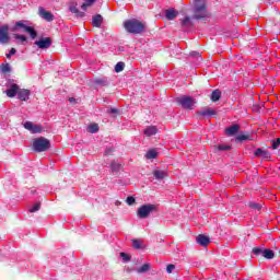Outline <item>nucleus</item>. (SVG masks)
Instances as JSON below:
<instances>
[{
	"label": "nucleus",
	"mask_w": 280,
	"mask_h": 280,
	"mask_svg": "<svg viewBox=\"0 0 280 280\" xmlns=\"http://www.w3.org/2000/svg\"><path fill=\"white\" fill-rule=\"evenodd\" d=\"M26 23L27 21L23 20L15 22V24L11 27V32H13V34L26 33L30 34L32 40L36 39L38 33L34 26H28Z\"/></svg>",
	"instance_id": "obj_1"
},
{
	"label": "nucleus",
	"mask_w": 280,
	"mask_h": 280,
	"mask_svg": "<svg viewBox=\"0 0 280 280\" xmlns=\"http://www.w3.org/2000/svg\"><path fill=\"white\" fill-rule=\"evenodd\" d=\"M124 27L129 34H141L142 32H145V23L137 19L125 21Z\"/></svg>",
	"instance_id": "obj_2"
},
{
	"label": "nucleus",
	"mask_w": 280,
	"mask_h": 280,
	"mask_svg": "<svg viewBox=\"0 0 280 280\" xmlns=\"http://www.w3.org/2000/svg\"><path fill=\"white\" fill-rule=\"evenodd\" d=\"M175 102L185 110H194L196 106V98H194V96L182 95L176 97Z\"/></svg>",
	"instance_id": "obj_3"
},
{
	"label": "nucleus",
	"mask_w": 280,
	"mask_h": 280,
	"mask_svg": "<svg viewBox=\"0 0 280 280\" xmlns=\"http://www.w3.org/2000/svg\"><path fill=\"white\" fill-rule=\"evenodd\" d=\"M50 148L51 142L45 137H39L33 140L34 152H47Z\"/></svg>",
	"instance_id": "obj_4"
},
{
	"label": "nucleus",
	"mask_w": 280,
	"mask_h": 280,
	"mask_svg": "<svg viewBox=\"0 0 280 280\" xmlns=\"http://www.w3.org/2000/svg\"><path fill=\"white\" fill-rule=\"evenodd\" d=\"M206 16H209V12H207V3L205 0H195L194 19H206Z\"/></svg>",
	"instance_id": "obj_5"
},
{
	"label": "nucleus",
	"mask_w": 280,
	"mask_h": 280,
	"mask_svg": "<svg viewBox=\"0 0 280 280\" xmlns=\"http://www.w3.org/2000/svg\"><path fill=\"white\" fill-rule=\"evenodd\" d=\"M153 211H156L155 205H143L138 208L137 215L141 220H145V218H149L150 213H153Z\"/></svg>",
	"instance_id": "obj_6"
},
{
	"label": "nucleus",
	"mask_w": 280,
	"mask_h": 280,
	"mask_svg": "<svg viewBox=\"0 0 280 280\" xmlns=\"http://www.w3.org/2000/svg\"><path fill=\"white\" fill-rule=\"evenodd\" d=\"M0 43L2 45L10 43V26L8 24L0 26Z\"/></svg>",
	"instance_id": "obj_7"
},
{
	"label": "nucleus",
	"mask_w": 280,
	"mask_h": 280,
	"mask_svg": "<svg viewBox=\"0 0 280 280\" xmlns=\"http://www.w3.org/2000/svg\"><path fill=\"white\" fill-rule=\"evenodd\" d=\"M21 88H19V84L12 83V81H8L7 83V91L5 94L8 97H16L19 95V91Z\"/></svg>",
	"instance_id": "obj_8"
},
{
	"label": "nucleus",
	"mask_w": 280,
	"mask_h": 280,
	"mask_svg": "<svg viewBox=\"0 0 280 280\" xmlns=\"http://www.w3.org/2000/svg\"><path fill=\"white\" fill-rule=\"evenodd\" d=\"M24 128L26 130H28L30 132H32V135H38V133L43 132V126L36 125L32 121L24 122Z\"/></svg>",
	"instance_id": "obj_9"
},
{
	"label": "nucleus",
	"mask_w": 280,
	"mask_h": 280,
	"mask_svg": "<svg viewBox=\"0 0 280 280\" xmlns=\"http://www.w3.org/2000/svg\"><path fill=\"white\" fill-rule=\"evenodd\" d=\"M38 15L40 16V19H44V21H47L48 23H51V21L56 19V16H54L51 12L45 10V8L43 7L38 8Z\"/></svg>",
	"instance_id": "obj_10"
},
{
	"label": "nucleus",
	"mask_w": 280,
	"mask_h": 280,
	"mask_svg": "<svg viewBox=\"0 0 280 280\" xmlns=\"http://www.w3.org/2000/svg\"><path fill=\"white\" fill-rule=\"evenodd\" d=\"M51 43H52V40L50 39V37H43V38H39L38 40H36L35 45L39 49H49L51 47Z\"/></svg>",
	"instance_id": "obj_11"
},
{
	"label": "nucleus",
	"mask_w": 280,
	"mask_h": 280,
	"mask_svg": "<svg viewBox=\"0 0 280 280\" xmlns=\"http://www.w3.org/2000/svg\"><path fill=\"white\" fill-rule=\"evenodd\" d=\"M213 115H218V112L210 107H203L197 112L198 117H213Z\"/></svg>",
	"instance_id": "obj_12"
},
{
	"label": "nucleus",
	"mask_w": 280,
	"mask_h": 280,
	"mask_svg": "<svg viewBox=\"0 0 280 280\" xmlns=\"http://www.w3.org/2000/svg\"><path fill=\"white\" fill-rule=\"evenodd\" d=\"M30 95H32V92L30 90L20 89L18 91V100L21 102H27L30 100Z\"/></svg>",
	"instance_id": "obj_13"
},
{
	"label": "nucleus",
	"mask_w": 280,
	"mask_h": 280,
	"mask_svg": "<svg viewBox=\"0 0 280 280\" xmlns=\"http://www.w3.org/2000/svg\"><path fill=\"white\" fill-rule=\"evenodd\" d=\"M197 244H199L200 246H209V244H211V241L209 240V236L200 234L197 236Z\"/></svg>",
	"instance_id": "obj_14"
},
{
	"label": "nucleus",
	"mask_w": 280,
	"mask_h": 280,
	"mask_svg": "<svg viewBox=\"0 0 280 280\" xmlns=\"http://www.w3.org/2000/svg\"><path fill=\"white\" fill-rule=\"evenodd\" d=\"M237 132H240V125H232L225 129L228 137H233V135H237Z\"/></svg>",
	"instance_id": "obj_15"
},
{
	"label": "nucleus",
	"mask_w": 280,
	"mask_h": 280,
	"mask_svg": "<svg viewBox=\"0 0 280 280\" xmlns=\"http://www.w3.org/2000/svg\"><path fill=\"white\" fill-rule=\"evenodd\" d=\"M176 16H178V12L176 10H174V9L165 10V18L168 21H174L176 19Z\"/></svg>",
	"instance_id": "obj_16"
},
{
	"label": "nucleus",
	"mask_w": 280,
	"mask_h": 280,
	"mask_svg": "<svg viewBox=\"0 0 280 280\" xmlns=\"http://www.w3.org/2000/svg\"><path fill=\"white\" fill-rule=\"evenodd\" d=\"M159 132L156 126H149L144 129L145 137H154Z\"/></svg>",
	"instance_id": "obj_17"
},
{
	"label": "nucleus",
	"mask_w": 280,
	"mask_h": 280,
	"mask_svg": "<svg viewBox=\"0 0 280 280\" xmlns=\"http://www.w3.org/2000/svg\"><path fill=\"white\" fill-rule=\"evenodd\" d=\"M103 21L104 19L102 18V15L97 14L92 19V25L94 27H102Z\"/></svg>",
	"instance_id": "obj_18"
},
{
	"label": "nucleus",
	"mask_w": 280,
	"mask_h": 280,
	"mask_svg": "<svg viewBox=\"0 0 280 280\" xmlns=\"http://www.w3.org/2000/svg\"><path fill=\"white\" fill-rule=\"evenodd\" d=\"M13 38L16 40V43H21V45H25V43H27V36L19 33H14Z\"/></svg>",
	"instance_id": "obj_19"
},
{
	"label": "nucleus",
	"mask_w": 280,
	"mask_h": 280,
	"mask_svg": "<svg viewBox=\"0 0 280 280\" xmlns=\"http://www.w3.org/2000/svg\"><path fill=\"white\" fill-rule=\"evenodd\" d=\"M153 176L158 180H163V178H165V176H167V172L161 171V170H155V171H153Z\"/></svg>",
	"instance_id": "obj_20"
},
{
	"label": "nucleus",
	"mask_w": 280,
	"mask_h": 280,
	"mask_svg": "<svg viewBox=\"0 0 280 280\" xmlns=\"http://www.w3.org/2000/svg\"><path fill=\"white\" fill-rule=\"evenodd\" d=\"M94 84L98 86H108V79L106 77L94 79Z\"/></svg>",
	"instance_id": "obj_21"
},
{
	"label": "nucleus",
	"mask_w": 280,
	"mask_h": 280,
	"mask_svg": "<svg viewBox=\"0 0 280 280\" xmlns=\"http://www.w3.org/2000/svg\"><path fill=\"white\" fill-rule=\"evenodd\" d=\"M70 12H72V14H75L77 16H79L80 19H82V16H84V12H81L78 7L75 5H71L70 7Z\"/></svg>",
	"instance_id": "obj_22"
},
{
	"label": "nucleus",
	"mask_w": 280,
	"mask_h": 280,
	"mask_svg": "<svg viewBox=\"0 0 280 280\" xmlns=\"http://www.w3.org/2000/svg\"><path fill=\"white\" fill-rule=\"evenodd\" d=\"M220 97H222V92L220 90H214L211 94V100L218 102L220 101Z\"/></svg>",
	"instance_id": "obj_23"
},
{
	"label": "nucleus",
	"mask_w": 280,
	"mask_h": 280,
	"mask_svg": "<svg viewBox=\"0 0 280 280\" xmlns=\"http://www.w3.org/2000/svg\"><path fill=\"white\" fill-rule=\"evenodd\" d=\"M264 250H266V248L264 247H254L252 249L253 255H255L256 257H259V255H261V257H264Z\"/></svg>",
	"instance_id": "obj_24"
},
{
	"label": "nucleus",
	"mask_w": 280,
	"mask_h": 280,
	"mask_svg": "<svg viewBox=\"0 0 280 280\" xmlns=\"http://www.w3.org/2000/svg\"><path fill=\"white\" fill-rule=\"evenodd\" d=\"M262 257H265V259H275V252L272 249H265Z\"/></svg>",
	"instance_id": "obj_25"
},
{
	"label": "nucleus",
	"mask_w": 280,
	"mask_h": 280,
	"mask_svg": "<svg viewBox=\"0 0 280 280\" xmlns=\"http://www.w3.org/2000/svg\"><path fill=\"white\" fill-rule=\"evenodd\" d=\"M150 268H151L150 264H144L137 269V272L139 275H143V273L148 272L150 270Z\"/></svg>",
	"instance_id": "obj_26"
},
{
	"label": "nucleus",
	"mask_w": 280,
	"mask_h": 280,
	"mask_svg": "<svg viewBox=\"0 0 280 280\" xmlns=\"http://www.w3.org/2000/svg\"><path fill=\"white\" fill-rule=\"evenodd\" d=\"M95 3V0H84V3L81 5V10L86 12V8H91Z\"/></svg>",
	"instance_id": "obj_27"
},
{
	"label": "nucleus",
	"mask_w": 280,
	"mask_h": 280,
	"mask_svg": "<svg viewBox=\"0 0 280 280\" xmlns=\"http://www.w3.org/2000/svg\"><path fill=\"white\" fill-rule=\"evenodd\" d=\"M89 132L92 135H95V132H98L100 126L97 124H92L88 127Z\"/></svg>",
	"instance_id": "obj_28"
},
{
	"label": "nucleus",
	"mask_w": 280,
	"mask_h": 280,
	"mask_svg": "<svg viewBox=\"0 0 280 280\" xmlns=\"http://www.w3.org/2000/svg\"><path fill=\"white\" fill-rule=\"evenodd\" d=\"M110 170H112V172H119V170H121V164L113 161L110 163Z\"/></svg>",
	"instance_id": "obj_29"
},
{
	"label": "nucleus",
	"mask_w": 280,
	"mask_h": 280,
	"mask_svg": "<svg viewBox=\"0 0 280 280\" xmlns=\"http://www.w3.org/2000/svg\"><path fill=\"white\" fill-rule=\"evenodd\" d=\"M0 69L2 73H10V71H12V68H10V63H2L0 66Z\"/></svg>",
	"instance_id": "obj_30"
},
{
	"label": "nucleus",
	"mask_w": 280,
	"mask_h": 280,
	"mask_svg": "<svg viewBox=\"0 0 280 280\" xmlns=\"http://www.w3.org/2000/svg\"><path fill=\"white\" fill-rule=\"evenodd\" d=\"M159 153H156V150L151 149L147 152L145 156L147 159H156Z\"/></svg>",
	"instance_id": "obj_31"
},
{
	"label": "nucleus",
	"mask_w": 280,
	"mask_h": 280,
	"mask_svg": "<svg viewBox=\"0 0 280 280\" xmlns=\"http://www.w3.org/2000/svg\"><path fill=\"white\" fill-rule=\"evenodd\" d=\"M36 211H40V201H37L30 208L31 213H36Z\"/></svg>",
	"instance_id": "obj_32"
},
{
	"label": "nucleus",
	"mask_w": 280,
	"mask_h": 280,
	"mask_svg": "<svg viewBox=\"0 0 280 280\" xmlns=\"http://www.w3.org/2000/svg\"><path fill=\"white\" fill-rule=\"evenodd\" d=\"M182 27H191V20L189 19V16H186V18L182 21Z\"/></svg>",
	"instance_id": "obj_33"
},
{
	"label": "nucleus",
	"mask_w": 280,
	"mask_h": 280,
	"mask_svg": "<svg viewBox=\"0 0 280 280\" xmlns=\"http://www.w3.org/2000/svg\"><path fill=\"white\" fill-rule=\"evenodd\" d=\"M124 67H126V65L124 62H118L116 66H115V71L116 73H121V71L124 70Z\"/></svg>",
	"instance_id": "obj_34"
},
{
	"label": "nucleus",
	"mask_w": 280,
	"mask_h": 280,
	"mask_svg": "<svg viewBox=\"0 0 280 280\" xmlns=\"http://www.w3.org/2000/svg\"><path fill=\"white\" fill-rule=\"evenodd\" d=\"M132 248L139 249L141 248V241L139 240H133L131 243Z\"/></svg>",
	"instance_id": "obj_35"
},
{
	"label": "nucleus",
	"mask_w": 280,
	"mask_h": 280,
	"mask_svg": "<svg viewBox=\"0 0 280 280\" xmlns=\"http://www.w3.org/2000/svg\"><path fill=\"white\" fill-rule=\"evenodd\" d=\"M254 154H255V156H266V154H268V152H266L261 149H257Z\"/></svg>",
	"instance_id": "obj_36"
},
{
	"label": "nucleus",
	"mask_w": 280,
	"mask_h": 280,
	"mask_svg": "<svg viewBox=\"0 0 280 280\" xmlns=\"http://www.w3.org/2000/svg\"><path fill=\"white\" fill-rule=\"evenodd\" d=\"M280 145V139H276V140H272V143H271V148L272 150H277V148H279Z\"/></svg>",
	"instance_id": "obj_37"
},
{
	"label": "nucleus",
	"mask_w": 280,
	"mask_h": 280,
	"mask_svg": "<svg viewBox=\"0 0 280 280\" xmlns=\"http://www.w3.org/2000/svg\"><path fill=\"white\" fill-rule=\"evenodd\" d=\"M176 269V266L175 265H167L166 267V272H168V275H172V272H174V270Z\"/></svg>",
	"instance_id": "obj_38"
},
{
	"label": "nucleus",
	"mask_w": 280,
	"mask_h": 280,
	"mask_svg": "<svg viewBox=\"0 0 280 280\" xmlns=\"http://www.w3.org/2000/svg\"><path fill=\"white\" fill-rule=\"evenodd\" d=\"M218 150H220V151L231 150V145L219 144Z\"/></svg>",
	"instance_id": "obj_39"
},
{
	"label": "nucleus",
	"mask_w": 280,
	"mask_h": 280,
	"mask_svg": "<svg viewBox=\"0 0 280 280\" xmlns=\"http://www.w3.org/2000/svg\"><path fill=\"white\" fill-rule=\"evenodd\" d=\"M236 139H237V141H247L248 136H246V135H240V136L236 137Z\"/></svg>",
	"instance_id": "obj_40"
},
{
	"label": "nucleus",
	"mask_w": 280,
	"mask_h": 280,
	"mask_svg": "<svg viewBox=\"0 0 280 280\" xmlns=\"http://www.w3.org/2000/svg\"><path fill=\"white\" fill-rule=\"evenodd\" d=\"M126 202H127V205L132 206V205H135L136 199H135V197H128Z\"/></svg>",
	"instance_id": "obj_41"
},
{
	"label": "nucleus",
	"mask_w": 280,
	"mask_h": 280,
	"mask_svg": "<svg viewBox=\"0 0 280 280\" xmlns=\"http://www.w3.org/2000/svg\"><path fill=\"white\" fill-rule=\"evenodd\" d=\"M120 257L124 259V261H130V257L126 253H120Z\"/></svg>",
	"instance_id": "obj_42"
},
{
	"label": "nucleus",
	"mask_w": 280,
	"mask_h": 280,
	"mask_svg": "<svg viewBox=\"0 0 280 280\" xmlns=\"http://www.w3.org/2000/svg\"><path fill=\"white\" fill-rule=\"evenodd\" d=\"M250 209H261V206L259 203L252 202L249 203Z\"/></svg>",
	"instance_id": "obj_43"
},
{
	"label": "nucleus",
	"mask_w": 280,
	"mask_h": 280,
	"mask_svg": "<svg viewBox=\"0 0 280 280\" xmlns=\"http://www.w3.org/2000/svg\"><path fill=\"white\" fill-rule=\"evenodd\" d=\"M190 56H191L192 58H201V57H200V52H198V51H192V52H190Z\"/></svg>",
	"instance_id": "obj_44"
},
{
	"label": "nucleus",
	"mask_w": 280,
	"mask_h": 280,
	"mask_svg": "<svg viewBox=\"0 0 280 280\" xmlns=\"http://www.w3.org/2000/svg\"><path fill=\"white\" fill-rule=\"evenodd\" d=\"M107 113H110L112 115H117V113H119V109L110 108L109 110H107Z\"/></svg>",
	"instance_id": "obj_45"
},
{
	"label": "nucleus",
	"mask_w": 280,
	"mask_h": 280,
	"mask_svg": "<svg viewBox=\"0 0 280 280\" xmlns=\"http://www.w3.org/2000/svg\"><path fill=\"white\" fill-rule=\"evenodd\" d=\"M11 56H14V54H16V48H11L10 52Z\"/></svg>",
	"instance_id": "obj_46"
},
{
	"label": "nucleus",
	"mask_w": 280,
	"mask_h": 280,
	"mask_svg": "<svg viewBox=\"0 0 280 280\" xmlns=\"http://www.w3.org/2000/svg\"><path fill=\"white\" fill-rule=\"evenodd\" d=\"M114 150H113V148H107L106 150H105V154H110V152H113Z\"/></svg>",
	"instance_id": "obj_47"
},
{
	"label": "nucleus",
	"mask_w": 280,
	"mask_h": 280,
	"mask_svg": "<svg viewBox=\"0 0 280 280\" xmlns=\"http://www.w3.org/2000/svg\"><path fill=\"white\" fill-rule=\"evenodd\" d=\"M69 102H70L71 104H73V103H75V98H74V97H70V98H69Z\"/></svg>",
	"instance_id": "obj_48"
},
{
	"label": "nucleus",
	"mask_w": 280,
	"mask_h": 280,
	"mask_svg": "<svg viewBox=\"0 0 280 280\" xmlns=\"http://www.w3.org/2000/svg\"><path fill=\"white\" fill-rule=\"evenodd\" d=\"M7 58L8 59H11L12 58V55L9 52V54H7Z\"/></svg>",
	"instance_id": "obj_49"
}]
</instances>
